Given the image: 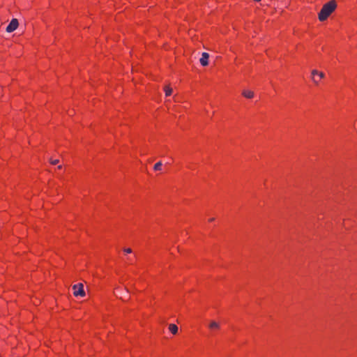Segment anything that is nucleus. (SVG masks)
Masks as SVG:
<instances>
[{"label":"nucleus","instance_id":"1","mask_svg":"<svg viewBox=\"0 0 357 357\" xmlns=\"http://www.w3.org/2000/svg\"><path fill=\"white\" fill-rule=\"evenodd\" d=\"M337 8V2L335 0H331L323 5L321 10L318 13V19L320 22L326 20L328 17Z\"/></svg>","mask_w":357,"mask_h":357},{"label":"nucleus","instance_id":"2","mask_svg":"<svg viewBox=\"0 0 357 357\" xmlns=\"http://www.w3.org/2000/svg\"><path fill=\"white\" fill-rule=\"evenodd\" d=\"M312 79L313 82L318 84L321 82V79L324 77V73L317 70H313L311 73Z\"/></svg>","mask_w":357,"mask_h":357},{"label":"nucleus","instance_id":"3","mask_svg":"<svg viewBox=\"0 0 357 357\" xmlns=\"http://www.w3.org/2000/svg\"><path fill=\"white\" fill-rule=\"evenodd\" d=\"M73 289H74V295L75 296H84L85 295V292H84V286L82 284H75L73 286Z\"/></svg>","mask_w":357,"mask_h":357},{"label":"nucleus","instance_id":"4","mask_svg":"<svg viewBox=\"0 0 357 357\" xmlns=\"http://www.w3.org/2000/svg\"><path fill=\"white\" fill-rule=\"evenodd\" d=\"M18 21L17 19H13L6 27V31L8 33L14 31L18 26Z\"/></svg>","mask_w":357,"mask_h":357},{"label":"nucleus","instance_id":"5","mask_svg":"<svg viewBox=\"0 0 357 357\" xmlns=\"http://www.w3.org/2000/svg\"><path fill=\"white\" fill-rule=\"evenodd\" d=\"M209 55L206 52H203L200 59V63L203 66H206L208 64Z\"/></svg>","mask_w":357,"mask_h":357},{"label":"nucleus","instance_id":"6","mask_svg":"<svg viewBox=\"0 0 357 357\" xmlns=\"http://www.w3.org/2000/svg\"><path fill=\"white\" fill-rule=\"evenodd\" d=\"M208 328H210L211 331H218L219 330L220 328V324L219 323L215 321H212L209 325H208Z\"/></svg>","mask_w":357,"mask_h":357},{"label":"nucleus","instance_id":"7","mask_svg":"<svg viewBox=\"0 0 357 357\" xmlns=\"http://www.w3.org/2000/svg\"><path fill=\"white\" fill-rule=\"evenodd\" d=\"M242 95L246 98L251 99L254 97V92L250 90L246 89L243 91Z\"/></svg>","mask_w":357,"mask_h":357},{"label":"nucleus","instance_id":"8","mask_svg":"<svg viewBox=\"0 0 357 357\" xmlns=\"http://www.w3.org/2000/svg\"><path fill=\"white\" fill-rule=\"evenodd\" d=\"M169 330L172 334H176L178 332V327L176 325L172 324L169 326Z\"/></svg>","mask_w":357,"mask_h":357},{"label":"nucleus","instance_id":"9","mask_svg":"<svg viewBox=\"0 0 357 357\" xmlns=\"http://www.w3.org/2000/svg\"><path fill=\"white\" fill-rule=\"evenodd\" d=\"M164 91L166 96H169L172 93V88L169 85L165 86Z\"/></svg>","mask_w":357,"mask_h":357},{"label":"nucleus","instance_id":"10","mask_svg":"<svg viewBox=\"0 0 357 357\" xmlns=\"http://www.w3.org/2000/svg\"><path fill=\"white\" fill-rule=\"evenodd\" d=\"M162 165V164L161 162H158L155 163V165H154V167H153L154 170L155 171H160V170H161Z\"/></svg>","mask_w":357,"mask_h":357},{"label":"nucleus","instance_id":"11","mask_svg":"<svg viewBox=\"0 0 357 357\" xmlns=\"http://www.w3.org/2000/svg\"><path fill=\"white\" fill-rule=\"evenodd\" d=\"M124 252H126V254H130L132 252V250H131V248H126V249H124Z\"/></svg>","mask_w":357,"mask_h":357},{"label":"nucleus","instance_id":"12","mask_svg":"<svg viewBox=\"0 0 357 357\" xmlns=\"http://www.w3.org/2000/svg\"><path fill=\"white\" fill-rule=\"evenodd\" d=\"M50 162H51L52 165H56V164L59 162V160H57V159H55V160H50Z\"/></svg>","mask_w":357,"mask_h":357},{"label":"nucleus","instance_id":"13","mask_svg":"<svg viewBox=\"0 0 357 357\" xmlns=\"http://www.w3.org/2000/svg\"><path fill=\"white\" fill-rule=\"evenodd\" d=\"M214 220H215V218H209V219L208 220V221L209 222H213Z\"/></svg>","mask_w":357,"mask_h":357},{"label":"nucleus","instance_id":"14","mask_svg":"<svg viewBox=\"0 0 357 357\" xmlns=\"http://www.w3.org/2000/svg\"><path fill=\"white\" fill-rule=\"evenodd\" d=\"M255 1H260L261 0H255Z\"/></svg>","mask_w":357,"mask_h":357}]
</instances>
